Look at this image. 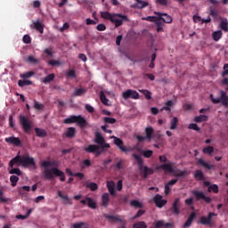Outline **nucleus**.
Listing matches in <instances>:
<instances>
[{
    "label": "nucleus",
    "instance_id": "nucleus-43",
    "mask_svg": "<svg viewBox=\"0 0 228 228\" xmlns=\"http://www.w3.org/2000/svg\"><path fill=\"white\" fill-rule=\"evenodd\" d=\"M86 188H89V190H91V191H97V190H99V185H97V183L92 182L86 185Z\"/></svg>",
    "mask_w": 228,
    "mask_h": 228
},
{
    "label": "nucleus",
    "instance_id": "nucleus-55",
    "mask_svg": "<svg viewBox=\"0 0 228 228\" xmlns=\"http://www.w3.org/2000/svg\"><path fill=\"white\" fill-rule=\"evenodd\" d=\"M34 108L35 110H44L45 106L42 103H38V102H34Z\"/></svg>",
    "mask_w": 228,
    "mask_h": 228
},
{
    "label": "nucleus",
    "instance_id": "nucleus-27",
    "mask_svg": "<svg viewBox=\"0 0 228 228\" xmlns=\"http://www.w3.org/2000/svg\"><path fill=\"white\" fill-rule=\"evenodd\" d=\"M220 29L224 31V33H228V20L227 19H223L219 25Z\"/></svg>",
    "mask_w": 228,
    "mask_h": 228
},
{
    "label": "nucleus",
    "instance_id": "nucleus-9",
    "mask_svg": "<svg viewBox=\"0 0 228 228\" xmlns=\"http://www.w3.org/2000/svg\"><path fill=\"white\" fill-rule=\"evenodd\" d=\"M213 216H217V215L215 212H209L208 216H203L200 217V224L201 225H213V224H215Z\"/></svg>",
    "mask_w": 228,
    "mask_h": 228
},
{
    "label": "nucleus",
    "instance_id": "nucleus-56",
    "mask_svg": "<svg viewBox=\"0 0 228 228\" xmlns=\"http://www.w3.org/2000/svg\"><path fill=\"white\" fill-rule=\"evenodd\" d=\"M210 15H211V17H214L215 19H218V17H220L218 15V11H216V9L210 10Z\"/></svg>",
    "mask_w": 228,
    "mask_h": 228
},
{
    "label": "nucleus",
    "instance_id": "nucleus-11",
    "mask_svg": "<svg viewBox=\"0 0 228 228\" xmlns=\"http://www.w3.org/2000/svg\"><path fill=\"white\" fill-rule=\"evenodd\" d=\"M94 143H97V145H100L101 149H110V143L106 142V140L101 133L97 132L95 134V139H94Z\"/></svg>",
    "mask_w": 228,
    "mask_h": 228
},
{
    "label": "nucleus",
    "instance_id": "nucleus-58",
    "mask_svg": "<svg viewBox=\"0 0 228 228\" xmlns=\"http://www.w3.org/2000/svg\"><path fill=\"white\" fill-rule=\"evenodd\" d=\"M28 63H31L32 65H37L38 63V59L37 58H28L27 59Z\"/></svg>",
    "mask_w": 228,
    "mask_h": 228
},
{
    "label": "nucleus",
    "instance_id": "nucleus-15",
    "mask_svg": "<svg viewBox=\"0 0 228 228\" xmlns=\"http://www.w3.org/2000/svg\"><path fill=\"white\" fill-rule=\"evenodd\" d=\"M159 169L165 170L166 172H168L169 174L175 173L172 163H165V164H162L159 167H156V170H159Z\"/></svg>",
    "mask_w": 228,
    "mask_h": 228
},
{
    "label": "nucleus",
    "instance_id": "nucleus-25",
    "mask_svg": "<svg viewBox=\"0 0 228 228\" xmlns=\"http://www.w3.org/2000/svg\"><path fill=\"white\" fill-rule=\"evenodd\" d=\"M155 26L157 28V32L158 33H163V31H165L163 29V26H165V24L163 23V21L159 18L155 21Z\"/></svg>",
    "mask_w": 228,
    "mask_h": 228
},
{
    "label": "nucleus",
    "instance_id": "nucleus-48",
    "mask_svg": "<svg viewBox=\"0 0 228 228\" xmlns=\"http://www.w3.org/2000/svg\"><path fill=\"white\" fill-rule=\"evenodd\" d=\"M103 121L105 122V124H116L117 123V119L115 118L105 117V118H103Z\"/></svg>",
    "mask_w": 228,
    "mask_h": 228
},
{
    "label": "nucleus",
    "instance_id": "nucleus-7",
    "mask_svg": "<svg viewBox=\"0 0 228 228\" xmlns=\"http://www.w3.org/2000/svg\"><path fill=\"white\" fill-rule=\"evenodd\" d=\"M20 124L27 134H29L31 129H33V126L31 125V120H29L28 117L26 116H20Z\"/></svg>",
    "mask_w": 228,
    "mask_h": 228
},
{
    "label": "nucleus",
    "instance_id": "nucleus-29",
    "mask_svg": "<svg viewBox=\"0 0 228 228\" xmlns=\"http://www.w3.org/2000/svg\"><path fill=\"white\" fill-rule=\"evenodd\" d=\"M35 133L38 138H45L47 136V132L41 128H35Z\"/></svg>",
    "mask_w": 228,
    "mask_h": 228
},
{
    "label": "nucleus",
    "instance_id": "nucleus-59",
    "mask_svg": "<svg viewBox=\"0 0 228 228\" xmlns=\"http://www.w3.org/2000/svg\"><path fill=\"white\" fill-rule=\"evenodd\" d=\"M53 53L54 52L53 51V48H46V49H45V54L46 56H53Z\"/></svg>",
    "mask_w": 228,
    "mask_h": 228
},
{
    "label": "nucleus",
    "instance_id": "nucleus-33",
    "mask_svg": "<svg viewBox=\"0 0 228 228\" xmlns=\"http://www.w3.org/2000/svg\"><path fill=\"white\" fill-rule=\"evenodd\" d=\"M87 206L91 209H97V202L94 199L87 197Z\"/></svg>",
    "mask_w": 228,
    "mask_h": 228
},
{
    "label": "nucleus",
    "instance_id": "nucleus-21",
    "mask_svg": "<svg viewBox=\"0 0 228 228\" xmlns=\"http://www.w3.org/2000/svg\"><path fill=\"white\" fill-rule=\"evenodd\" d=\"M108 204H110V194L105 192L102 196V206H103V208H108Z\"/></svg>",
    "mask_w": 228,
    "mask_h": 228
},
{
    "label": "nucleus",
    "instance_id": "nucleus-50",
    "mask_svg": "<svg viewBox=\"0 0 228 228\" xmlns=\"http://www.w3.org/2000/svg\"><path fill=\"white\" fill-rule=\"evenodd\" d=\"M48 65H51L52 67H60V65H61V62L60 61H48Z\"/></svg>",
    "mask_w": 228,
    "mask_h": 228
},
{
    "label": "nucleus",
    "instance_id": "nucleus-46",
    "mask_svg": "<svg viewBox=\"0 0 228 228\" xmlns=\"http://www.w3.org/2000/svg\"><path fill=\"white\" fill-rule=\"evenodd\" d=\"M208 193L213 191L214 193H218V185L217 184H211L208 189Z\"/></svg>",
    "mask_w": 228,
    "mask_h": 228
},
{
    "label": "nucleus",
    "instance_id": "nucleus-23",
    "mask_svg": "<svg viewBox=\"0 0 228 228\" xmlns=\"http://www.w3.org/2000/svg\"><path fill=\"white\" fill-rule=\"evenodd\" d=\"M152 140H154L156 143H159V145L165 143V139H163V134H154Z\"/></svg>",
    "mask_w": 228,
    "mask_h": 228
},
{
    "label": "nucleus",
    "instance_id": "nucleus-35",
    "mask_svg": "<svg viewBox=\"0 0 228 228\" xmlns=\"http://www.w3.org/2000/svg\"><path fill=\"white\" fill-rule=\"evenodd\" d=\"M130 206L132 208H137L138 209H142V208H143V204H142V202L138 201V200H131Z\"/></svg>",
    "mask_w": 228,
    "mask_h": 228
},
{
    "label": "nucleus",
    "instance_id": "nucleus-49",
    "mask_svg": "<svg viewBox=\"0 0 228 228\" xmlns=\"http://www.w3.org/2000/svg\"><path fill=\"white\" fill-rule=\"evenodd\" d=\"M10 181L12 183V186H17V183H19V176H17V175H11Z\"/></svg>",
    "mask_w": 228,
    "mask_h": 228
},
{
    "label": "nucleus",
    "instance_id": "nucleus-64",
    "mask_svg": "<svg viewBox=\"0 0 228 228\" xmlns=\"http://www.w3.org/2000/svg\"><path fill=\"white\" fill-rule=\"evenodd\" d=\"M107 188L108 190H111L115 188V182L114 181L107 182Z\"/></svg>",
    "mask_w": 228,
    "mask_h": 228
},
{
    "label": "nucleus",
    "instance_id": "nucleus-17",
    "mask_svg": "<svg viewBox=\"0 0 228 228\" xmlns=\"http://www.w3.org/2000/svg\"><path fill=\"white\" fill-rule=\"evenodd\" d=\"M180 199L176 198L171 207L173 215H181V207L179 206Z\"/></svg>",
    "mask_w": 228,
    "mask_h": 228
},
{
    "label": "nucleus",
    "instance_id": "nucleus-8",
    "mask_svg": "<svg viewBox=\"0 0 228 228\" xmlns=\"http://www.w3.org/2000/svg\"><path fill=\"white\" fill-rule=\"evenodd\" d=\"M191 193L194 195L196 200H204L206 204H211L213 202V199H211V197L206 196L202 191H192Z\"/></svg>",
    "mask_w": 228,
    "mask_h": 228
},
{
    "label": "nucleus",
    "instance_id": "nucleus-62",
    "mask_svg": "<svg viewBox=\"0 0 228 228\" xmlns=\"http://www.w3.org/2000/svg\"><path fill=\"white\" fill-rule=\"evenodd\" d=\"M98 31H106V25L104 24H98L96 27Z\"/></svg>",
    "mask_w": 228,
    "mask_h": 228
},
{
    "label": "nucleus",
    "instance_id": "nucleus-32",
    "mask_svg": "<svg viewBox=\"0 0 228 228\" xmlns=\"http://www.w3.org/2000/svg\"><path fill=\"white\" fill-rule=\"evenodd\" d=\"M170 124H171V126H170L171 131L177 129V124H179V118H177V117H174L170 120Z\"/></svg>",
    "mask_w": 228,
    "mask_h": 228
},
{
    "label": "nucleus",
    "instance_id": "nucleus-1",
    "mask_svg": "<svg viewBox=\"0 0 228 228\" xmlns=\"http://www.w3.org/2000/svg\"><path fill=\"white\" fill-rule=\"evenodd\" d=\"M41 167L45 168L43 177L46 181H53L54 177H60L61 183L65 182V173H63V171L60 170L58 167L49 168V167H56V161L44 160L41 163Z\"/></svg>",
    "mask_w": 228,
    "mask_h": 228
},
{
    "label": "nucleus",
    "instance_id": "nucleus-31",
    "mask_svg": "<svg viewBox=\"0 0 228 228\" xmlns=\"http://www.w3.org/2000/svg\"><path fill=\"white\" fill-rule=\"evenodd\" d=\"M139 92L144 94V97L147 99V101H151V99H152V93L151 91L147 89H139Z\"/></svg>",
    "mask_w": 228,
    "mask_h": 228
},
{
    "label": "nucleus",
    "instance_id": "nucleus-39",
    "mask_svg": "<svg viewBox=\"0 0 228 228\" xmlns=\"http://www.w3.org/2000/svg\"><path fill=\"white\" fill-rule=\"evenodd\" d=\"M9 174H11L12 175H22V171H20V168L18 167H11V169L9 170Z\"/></svg>",
    "mask_w": 228,
    "mask_h": 228
},
{
    "label": "nucleus",
    "instance_id": "nucleus-24",
    "mask_svg": "<svg viewBox=\"0 0 228 228\" xmlns=\"http://www.w3.org/2000/svg\"><path fill=\"white\" fill-rule=\"evenodd\" d=\"M66 138H74L76 136V128L75 127H69L65 133Z\"/></svg>",
    "mask_w": 228,
    "mask_h": 228
},
{
    "label": "nucleus",
    "instance_id": "nucleus-30",
    "mask_svg": "<svg viewBox=\"0 0 228 228\" xmlns=\"http://www.w3.org/2000/svg\"><path fill=\"white\" fill-rule=\"evenodd\" d=\"M135 1H136L135 6L139 10H142L143 8H146V6H149V3L148 2L142 1V0H135Z\"/></svg>",
    "mask_w": 228,
    "mask_h": 228
},
{
    "label": "nucleus",
    "instance_id": "nucleus-2",
    "mask_svg": "<svg viewBox=\"0 0 228 228\" xmlns=\"http://www.w3.org/2000/svg\"><path fill=\"white\" fill-rule=\"evenodd\" d=\"M14 165H20L23 168H29V167H36L37 162L29 155H17L9 162L10 168H13Z\"/></svg>",
    "mask_w": 228,
    "mask_h": 228
},
{
    "label": "nucleus",
    "instance_id": "nucleus-45",
    "mask_svg": "<svg viewBox=\"0 0 228 228\" xmlns=\"http://www.w3.org/2000/svg\"><path fill=\"white\" fill-rule=\"evenodd\" d=\"M100 99L101 102H102V104L108 105V98H106V94H104V92H100Z\"/></svg>",
    "mask_w": 228,
    "mask_h": 228
},
{
    "label": "nucleus",
    "instance_id": "nucleus-37",
    "mask_svg": "<svg viewBox=\"0 0 228 228\" xmlns=\"http://www.w3.org/2000/svg\"><path fill=\"white\" fill-rule=\"evenodd\" d=\"M18 85H19V86H21V87L22 86H29L33 85V82L24 78L23 80H19Z\"/></svg>",
    "mask_w": 228,
    "mask_h": 228
},
{
    "label": "nucleus",
    "instance_id": "nucleus-54",
    "mask_svg": "<svg viewBox=\"0 0 228 228\" xmlns=\"http://www.w3.org/2000/svg\"><path fill=\"white\" fill-rule=\"evenodd\" d=\"M189 129H192L193 131H200V127L195 123H191L189 125Z\"/></svg>",
    "mask_w": 228,
    "mask_h": 228
},
{
    "label": "nucleus",
    "instance_id": "nucleus-51",
    "mask_svg": "<svg viewBox=\"0 0 228 228\" xmlns=\"http://www.w3.org/2000/svg\"><path fill=\"white\" fill-rule=\"evenodd\" d=\"M159 17L156 16H148L146 18H142V20H148L149 22H156Z\"/></svg>",
    "mask_w": 228,
    "mask_h": 228
},
{
    "label": "nucleus",
    "instance_id": "nucleus-53",
    "mask_svg": "<svg viewBox=\"0 0 228 228\" xmlns=\"http://www.w3.org/2000/svg\"><path fill=\"white\" fill-rule=\"evenodd\" d=\"M152 154H154V151H152L151 150L144 151L142 152V156H144V158H151Z\"/></svg>",
    "mask_w": 228,
    "mask_h": 228
},
{
    "label": "nucleus",
    "instance_id": "nucleus-18",
    "mask_svg": "<svg viewBox=\"0 0 228 228\" xmlns=\"http://www.w3.org/2000/svg\"><path fill=\"white\" fill-rule=\"evenodd\" d=\"M144 131L146 134V140L151 142V140L154 138V128L152 126H147Z\"/></svg>",
    "mask_w": 228,
    "mask_h": 228
},
{
    "label": "nucleus",
    "instance_id": "nucleus-13",
    "mask_svg": "<svg viewBox=\"0 0 228 228\" xmlns=\"http://www.w3.org/2000/svg\"><path fill=\"white\" fill-rule=\"evenodd\" d=\"M155 15H158L159 19L166 24H172V16L167 14V13H161L159 12H154Z\"/></svg>",
    "mask_w": 228,
    "mask_h": 228
},
{
    "label": "nucleus",
    "instance_id": "nucleus-60",
    "mask_svg": "<svg viewBox=\"0 0 228 228\" xmlns=\"http://www.w3.org/2000/svg\"><path fill=\"white\" fill-rule=\"evenodd\" d=\"M165 225V221L163 220H159L157 221L156 224H155V228H161Z\"/></svg>",
    "mask_w": 228,
    "mask_h": 228
},
{
    "label": "nucleus",
    "instance_id": "nucleus-47",
    "mask_svg": "<svg viewBox=\"0 0 228 228\" xmlns=\"http://www.w3.org/2000/svg\"><path fill=\"white\" fill-rule=\"evenodd\" d=\"M124 163H126V160L119 159L118 162L115 165L116 170H122V168H124Z\"/></svg>",
    "mask_w": 228,
    "mask_h": 228
},
{
    "label": "nucleus",
    "instance_id": "nucleus-14",
    "mask_svg": "<svg viewBox=\"0 0 228 228\" xmlns=\"http://www.w3.org/2000/svg\"><path fill=\"white\" fill-rule=\"evenodd\" d=\"M5 142L6 143L14 145V147H20V145H22V142L19 137H14V136L7 137L5 138Z\"/></svg>",
    "mask_w": 228,
    "mask_h": 228
},
{
    "label": "nucleus",
    "instance_id": "nucleus-61",
    "mask_svg": "<svg viewBox=\"0 0 228 228\" xmlns=\"http://www.w3.org/2000/svg\"><path fill=\"white\" fill-rule=\"evenodd\" d=\"M86 110L89 112V113H94V111H95V109H94V107L90 104H86Z\"/></svg>",
    "mask_w": 228,
    "mask_h": 228
},
{
    "label": "nucleus",
    "instance_id": "nucleus-16",
    "mask_svg": "<svg viewBox=\"0 0 228 228\" xmlns=\"http://www.w3.org/2000/svg\"><path fill=\"white\" fill-rule=\"evenodd\" d=\"M153 201L157 208H163L167 204V200H163V196L160 194H156L153 198Z\"/></svg>",
    "mask_w": 228,
    "mask_h": 228
},
{
    "label": "nucleus",
    "instance_id": "nucleus-26",
    "mask_svg": "<svg viewBox=\"0 0 228 228\" xmlns=\"http://www.w3.org/2000/svg\"><path fill=\"white\" fill-rule=\"evenodd\" d=\"M86 92H87V90L85 87L76 88L73 95H74V97H81V95H85V94H86Z\"/></svg>",
    "mask_w": 228,
    "mask_h": 228
},
{
    "label": "nucleus",
    "instance_id": "nucleus-3",
    "mask_svg": "<svg viewBox=\"0 0 228 228\" xmlns=\"http://www.w3.org/2000/svg\"><path fill=\"white\" fill-rule=\"evenodd\" d=\"M101 17L102 19H105V20H110L112 24H115V28H120L124 22H128L129 20L127 15H123L120 13L111 14L110 12H102Z\"/></svg>",
    "mask_w": 228,
    "mask_h": 228
},
{
    "label": "nucleus",
    "instance_id": "nucleus-12",
    "mask_svg": "<svg viewBox=\"0 0 228 228\" xmlns=\"http://www.w3.org/2000/svg\"><path fill=\"white\" fill-rule=\"evenodd\" d=\"M114 138V143L115 145H117V147H118V149L122 151V152H130L131 149L124 146V141H122V139L113 136Z\"/></svg>",
    "mask_w": 228,
    "mask_h": 228
},
{
    "label": "nucleus",
    "instance_id": "nucleus-5",
    "mask_svg": "<svg viewBox=\"0 0 228 228\" xmlns=\"http://www.w3.org/2000/svg\"><path fill=\"white\" fill-rule=\"evenodd\" d=\"M64 124H77L80 127H86L88 122L81 115L78 116H69L68 118L64 119Z\"/></svg>",
    "mask_w": 228,
    "mask_h": 228
},
{
    "label": "nucleus",
    "instance_id": "nucleus-10",
    "mask_svg": "<svg viewBox=\"0 0 228 228\" xmlns=\"http://www.w3.org/2000/svg\"><path fill=\"white\" fill-rule=\"evenodd\" d=\"M122 97L125 99V101H127L128 99H134L136 101L140 99V94H138L136 90L127 89L122 93Z\"/></svg>",
    "mask_w": 228,
    "mask_h": 228
},
{
    "label": "nucleus",
    "instance_id": "nucleus-19",
    "mask_svg": "<svg viewBox=\"0 0 228 228\" xmlns=\"http://www.w3.org/2000/svg\"><path fill=\"white\" fill-rule=\"evenodd\" d=\"M197 216V214L195 212H191V215L189 216L188 219L183 224L184 228L191 227V224H193V221L195 220V217Z\"/></svg>",
    "mask_w": 228,
    "mask_h": 228
},
{
    "label": "nucleus",
    "instance_id": "nucleus-36",
    "mask_svg": "<svg viewBox=\"0 0 228 228\" xmlns=\"http://www.w3.org/2000/svg\"><path fill=\"white\" fill-rule=\"evenodd\" d=\"M54 77H56V75H54V73L49 74L43 79V83H45V85H47V83L54 81Z\"/></svg>",
    "mask_w": 228,
    "mask_h": 228
},
{
    "label": "nucleus",
    "instance_id": "nucleus-38",
    "mask_svg": "<svg viewBox=\"0 0 228 228\" xmlns=\"http://www.w3.org/2000/svg\"><path fill=\"white\" fill-rule=\"evenodd\" d=\"M224 34L222 33V30H217V31H215L212 35L213 37V40H215V42H218V40H220V38H222V36Z\"/></svg>",
    "mask_w": 228,
    "mask_h": 228
},
{
    "label": "nucleus",
    "instance_id": "nucleus-41",
    "mask_svg": "<svg viewBox=\"0 0 228 228\" xmlns=\"http://www.w3.org/2000/svg\"><path fill=\"white\" fill-rule=\"evenodd\" d=\"M202 152L203 154H208L209 156H211V154L215 152V148L213 146L205 147L203 148Z\"/></svg>",
    "mask_w": 228,
    "mask_h": 228
},
{
    "label": "nucleus",
    "instance_id": "nucleus-57",
    "mask_svg": "<svg viewBox=\"0 0 228 228\" xmlns=\"http://www.w3.org/2000/svg\"><path fill=\"white\" fill-rule=\"evenodd\" d=\"M24 44H31V37L25 35L22 38Z\"/></svg>",
    "mask_w": 228,
    "mask_h": 228
},
{
    "label": "nucleus",
    "instance_id": "nucleus-4",
    "mask_svg": "<svg viewBox=\"0 0 228 228\" xmlns=\"http://www.w3.org/2000/svg\"><path fill=\"white\" fill-rule=\"evenodd\" d=\"M133 158H134V159H136V161H137V165H138L139 170L142 175V179H147V177H149V175H152V174H154V169H152L147 166H143V159H142V157H140V155L134 153Z\"/></svg>",
    "mask_w": 228,
    "mask_h": 228
},
{
    "label": "nucleus",
    "instance_id": "nucleus-44",
    "mask_svg": "<svg viewBox=\"0 0 228 228\" xmlns=\"http://www.w3.org/2000/svg\"><path fill=\"white\" fill-rule=\"evenodd\" d=\"M133 228H147V224H145L143 221H140L134 224Z\"/></svg>",
    "mask_w": 228,
    "mask_h": 228
},
{
    "label": "nucleus",
    "instance_id": "nucleus-28",
    "mask_svg": "<svg viewBox=\"0 0 228 228\" xmlns=\"http://www.w3.org/2000/svg\"><path fill=\"white\" fill-rule=\"evenodd\" d=\"M198 165H201V167H204L207 170H211L213 168V166L206 161H204L202 159H198Z\"/></svg>",
    "mask_w": 228,
    "mask_h": 228
},
{
    "label": "nucleus",
    "instance_id": "nucleus-40",
    "mask_svg": "<svg viewBox=\"0 0 228 228\" xmlns=\"http://www.w3.org/2000/svg\"><path fill=\"white\" fill-rule=\"evenodd\" d=\"M194 122L200 123V122H208V116L206 115H200L195 117Z\"/></svg>",
    "mask_w": 228,
    "mask_h": 228
},
{
    "label": "nucleus",
    "instance_id": "nucleus-52",
    "mask_svg": "<svg viewBox=\"0 0 228 228\" xmlns=\"http://www.w3.org/2000/svg\"><path fill=\"white\" fill-rule=\"evenodd\" d=\"M73 228H88V227H86V223L80 222V223L74 224Z\"/></svg>",
    "mask_w": 228,
    "mask_h": 228
},
{
    "label": "nucleus",
    "instance_id": "nucleus-34",
    "mask_svg": "<svg viewBox=\"0 0 228 228\" xmlns=\"http://www.w3.org/2000/svg\"><path fill=\"white\" fill-rule=\"evenodd\" d=\"M34 29H37V31H39V33H44V25L41 24L40 21H35L33 23Z\"/></svg>",
    "mask_w": 228,
    "mask_h": 228
},
{
    "label": "nucleus",
    "instance_id": "nucleus-42",
    "mask_svg": "<svg viewBox=\"0 0 228 228\" xmlns=\"http://www.w3.org/2000/svg\"><path fill=\"white\" fill-rule=\"evenodd\" d=\"M35 76V71H28L26 73L20 74V77L22 79H29V77H33Z\"/></svg>",
    "mask_w": 228,
    "mask_h": 228
},
{
    "label": "nucleus",
    "instance_id": "nucleus-22",
    "mask_svg": "<svg viewBox=\"0 0 228 228\" xmlns=\"http://www.w3.org/2000/svg\"><path fill=\"white\" fill-rule=\"evenodd\" d=\"M194 179L197 181H204L206 177L204 176V173L200 169H197L194 172Z\"/></svg>",
    "mask_w": 228,
    "mask_h": 228
},
{
    "label": "nucleus",
    "instance_id": "nucleus-63",
    "mask_svg": "<svg viewBox=\"0 0 228 228\" xmlns=\"http://www.w3.org/2000/svg\"><path fill=\"white\" fill-rule=\"evenodd\" d=\"M68 77L75 78L76 77V70L70 69L69 71H68Z\"/></svg>",
    "mask_w": 228,
    "mask_h": 228
},
{
    "label": "nucleus",
    "instance_id": "nucleus-6",
    "mask_svg": "<svg viewBox=\"0 0 228 228\" xmlns=\"http://www.w3.org/2000/svg\"><path fill=\"white\" fill-rule=\"evenodd\" d=\"M210 99L214 104H221L224 106V108H228V95L225 91H220V97L213 98V94H210Z\"/></svg>",
    "mask_w": 228,
    "mask_h": 228
},
{
    "label": "nucleus",
    "instance_id": "nucleus-20",
    "mask_svg": "<svg viewBox=\"0 0 228 228\" xmlns=\"http://www.w3.org/2000/svg\"><path fill=\"white\" fill-rule=\"evenodd\" d=\"M98 149H101V146L97 144H90L87 147L84 148L86 152H89L90 154H94L97 151Z\"/></svg>",
    "mask_w": 228,
    "mask_h": 228
}]
</instances>
